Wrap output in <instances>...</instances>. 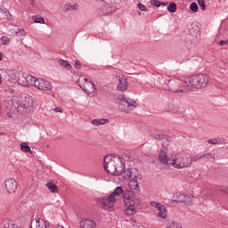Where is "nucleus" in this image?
I'll return each instance as SVG.
<instances>
[{"instance_id":"obj_44","label":"nucleus","mask_w":228,"mask_h":228,"mask_svg":"<svg viewBox=\"0 0 228 228\" xmlns=\"http://www.w3.org/2000/svg\"><path fill=\"white\" fill-rule=\"evenodd\" d=\"M219 45H228V39L219 41Z\"/></svg>"},{"instance_id":"obj_24","label":"nucleus","mask_w":228,"mask_h":228,"mask_svg":"<svg viewBox=\"0 0 228 228\" xmlns=\"http://www.w3.org/2000/svg\"><path fill=\"white\" fill-rule=\"evenodd\" d=\"M35 228H49V225L44 221L42 218H38L36 221V227Z\"/></svg>"},{"instance_id":"obj_52","label":"nucleus","mask_w":228,"mask_h":228,"mask_svg":"<svg viewBox=\"0 0 228 228\" xmlns=\"http://www.w3.org/2000/svg\"><path fill=\"white\" fill-rule=\"evenodd\" d=\"M3 83V77L0 74V85Z\"/></svg>"},{"instance_id":"obj_3","label":"nucleus","mask_w":228,"mask_h":228,"mask_svg":"<svg viewBox=\"0 0 228 228\" xmlns=\"http://www.w3.org/2000/svg\"><path fill=\"white\" fill-rule=\"evenodd\" d=\"M169 165L178 169L190 168L191 167V155L186 153L172 154L169 158Z\"/></svg>"},{"instance_id":"obj_9","label":"nucleus","mask_w":228,"mask_h":228,"mask_svg":"<svg viewBox=\"0 0 228 228\" xmlns=\"http://www.w3.org/2000/svg\"><path fill=\"white\" fill-rule=\"evenodd\" d=\"M35 88L41 90L42 92H53V84L49 80L43 78H37L36 80Z\"/></svg>"},{"instance_id":"obj_36","label":"nucleus","mask_w":228,"mask_h":228,"mask_svg":"<svg viewBox=\"0 0 228 228\" xmlns=\"http://www.w3.org/2000/svg\"><path fill=\"white\" fill-rule=\"evenodd\" d=\"M78 6H79V5H77V4L70 5V4H67L65 5V8H66V10H68V11H71V10H77V7H78Z\"/></svg>"},{"instance_id":"obj_30","label":"nucleus","mask_w":228,"mask_h":228,"mask_svg":"<svg viewBox=\"0 0 228 228\" xmlns=\"http://www.w3.org/2000/svg\"><path fill=\"white\" fill-rule=\"evenodd\" d=\"M200 159H203L202 153H198L191 157V164L193 162L200 161Z\"/></svg>"},{"instance_id":"obj_37","label":"nucleus","mask_w":228,"mask_h":228,"mask_svg":"<svg viewBox=\"0 0 228 228\" xmlns=\"http://www.w3.org/2000/svg\"><path fill=\"white\" fill-rule=\"evenodd\" d=\"M153 138H155V140H165V138H167V135L155 134H153Z\"/></svg>"},{"instance_id":"obj_29","label":"nucleus","mask_w":228,"mask_h":228,"mask_svg":"<svg viewBox=\"0 0 228 228\" xmlns=\"http://www.w3.org/2000/svg\"><path fill=\"white\" fill-rule=\"evenodd\" d=\"M20 151H22V152H31V148L27 142H21Z\"/></svg>"},{"instance_id":"obj_42","label":"nucleus","mask_w":228,"mask_h":228,"mask_svg":"<svg viewBox=\"0 0 228 228\" xmlns=\"http://www.w3.org/2000/svg\"><path fill=\"white\" fill-rule=\"evenodd\" d=\"M75 69H77V70L81 69V62L79 61H75Z\"/></svg>"},{"instance_id":"obj_22","label":"nucleus","mask_w":228,"mask_h":228,"mask_svg":"<svg viewBox=\"0 0 228 228\" xmlns=\"http://www.w3.org/2000/svg\"><path fill=\"white\" fill-rule=\"evenodd\" d=\"M183 202V204H186L187 206L193 205V196H191V194H184Z\"/></svg>"},{"instance_id":"obj_11","label":"nucleus","mask_w":228,"mask_h":228,"mask_svg":"<svg viewBox=\"0 0 228 228\" xmlns=\"http://www.w3.org/2000/svg\"><path fill=\"white\" fill-rule=\"evenodd\" d=\"M21 108H33V104H35V101H33V97L28 94H24L21 95V99L20 102Z\"/></svg>"},{"instance_id":"obj_38","label":"nucleus","mask_w":228,"mask_h":228,"mask_svg":"<svg viewBox=\"0 0 228 228\" xmlns=\"http://www.w3.org/2000/svg\"><path fill=\"white\" fill-rule=\"evenodd\" d=\"M17 35H20V37H26V30L22 28H19L16 32Z\"/></svg>"},{"instance_id":"obj_2","label":"nucleus","mask_w":228,"mask_h":228,"mask_svg":"<svg viewBox=\"0 0 228 228\" xmlns=\"http://www.w3.org/2000/svg\"><path fill=\"white\" fill-rule=\"evenodd\" d=\"M127 192H124V187L118 186L114 191L109 195L108 197L98 198L96 200V204L99 208H102L103 209H108V211H113V208H115V202H117V197L124 198Z\"/></svg>"},{"instance_id":"obj_12","label":"nucleus","mask_w":228,"mask_h":228,"mask_svg":"<svg viewBox=\"0 0 228 228\" xmlns=\"http://www.w3.org/2000/svg\"><path fill=\"white\" fill-rule=\"evenodd\" d=\"M4 186L7 193H15L17 191V181L13 178H9L4 182Z\"/></svg>"},{"instance_id":"obj_32","label":"nucleus","mask_w":228,"mask_h":228,"mask_svg":"<svg viewBox=\"0 0 228 228\" xmlns=\"http://www.w3.org/2000/svg\"><path fill=\"white\" fill-rule=\"evenodd\" d=\"M0 40L2 45H8L10 44V38L6 36H3Z\"/></svg>"},{"instance_id":"obj_13","label":"nucleus","mask_w":228,"mask_h":228,"mask_svg":"<svg viewBox=\"0 0 228 228\" xmlns=\"http://www.w3.org/2000/svg\"><path fill=\"white\" fill-rule=\"evenodd\" d=\"M115 12H117V9L110 5V4L106 3V4L101 7L99 13L100 15H110V13H113Z\"/></svg>"},{"instance_id":"obj_23","label":"nucleus","mask_w":228,"mask_h":228,"mask_svg":"<svg viewBox=\"0 0 228 228\" xmlns=\"http://www.w3.org/2000/svg\"><path fill=\"white\" fill-rule=\"evenodd\" d=\"M202 157L204 161H206L207 163L215 161V155L209 152L202 153Z\"/></svg>"},{"instance_id":"obj_21","label":"nucleus","mask_w":228,"mask_h":228,"mask_svg":"<svg viewBox=\"0 0 228 228\" xmlns=\"http://www.w3.org/2000/svg\"><path fill=\"white\" fill-rule=\"evenodd\" d=\"M184 195L183 192H175L173 195V202H183L184 200Z\"/></svg>"},{"instance_id":"obj_8","label":"nucleus","mask_w":228,"mask_h":228,"mask_svg":"<svg viewBox=\"0 0 228 228\" xmlns=\"http://www.w3.org/2000/svg\"><path fill=\"white\" fill-rule=\"evenodd\" d=\"M121 174L125 181H129V179H142V174L136 168L130 167L126 170L125 168Z\"/></svg>"},{"instance_id":"obj_49","label":"nucleus","mask_w":228,"mask_h":228,"mask_svg":"<svg viewBox=\"0 0 228 228\" xmlns=\"http://www.w3.org/2000/svg\"><path fill=\"white\" fill-rule=\"evenodd\" d=\"M29 1V3H30V4H35V0H28Z\"/></svg>"},{"instance_id":"obj_43","label":"nucleus","mask_w":228,"mask_h":228,"mask_svg":"<svg viewBox=\"0 0 228 228\" xmlns=\"http://www.w3.org/2000/svg\"><path fill=\"white\" fill-rule=\"evenodd\" d=\"M53 111H55V113H63V109H61V107H56Z\"/></svg>"},{"instance_id":"obj_14","label":"nucleus","mask_w":228,"mask_h":228,"mask_svg":"<svg viewBox=\"0 0 228 228\" xmlns=\"http://www.w3.org/2000/svg\"><path fill=\"white\" fill-rule=\"evenodd\" d=\"M159 161H160V163H163V165H168V163H170V158L167 156V147L165 146H162L160 149Z\"/></svg>"},{"instance_id":"obj_26","label":"nucleus","mask_w":228,"mask_h":228,"mask_svg":"<svg viewBox=\"0 0 228 228\" xmlns=\"http://www.w3.org/2000/svg\"><path fill=\"white\" fill-rule=\"evenodd\" d=\"M46 188H48L52 193H58V186L51 182L46 183Z\"/></svg>"},{"instance_id":"obj_27","label":"nucleus","mask_w":228,"mask_h":228,"mask_svg":"<svg viewBox=\"0 0 228 228\" xmlns=\"http://www.w3.org/2000/svg\"><path fill=\"white\" fill-rule=\"evenodd\" d=\"M94 126H104V124H108V119L106 118H100V119H94L92 121Z\"/></svg>"},{"instance_id":"obj_45","label":"nucleus","mask_w":228,"mask_h":228,"mask_svg":"<svg viewBox=\"0 0 228 228\" xmlns=\"http://www.w3.org/2000/svg\"><path fill=\"white\" fill-rule=\"evenodd\" d=\"M4 13H5V17H12V14H10V11H8L7 9L4 10Z\"/></svg>"},{"instance_id":"obj_6","label":"nucleus","mask_w":228,"mask_h":228,"mask_svg":"<svg viewBox=\"0 0 228 228\" xmlns=\"http://www.w3.org/2000/svg\"><path fill=\"white\" fill-rule=\"evenodd\" d=\"M119 111H123L124 113H131L133 110L136 109V102L126 98L125 95H121L119 98Z\"/></svg>"},{"instance_id":"obj_34","label":"nucleus","mask_w":228,"mask_h":228,"mask_svg":"<svg viewBox=\"0 0 228 228\" xmlns=\"http://www.w3.org/2000/svg\"><path fill=\"white\" fill-rule=\"evenodd\" d=\"M167 228H182L176 222L171 221L168 223Z\"/></svg>"},{"instance_id":"obj_20","label":"nucleus","mask_w":228,"mask_h":228,"mask_svg":"<svg viewBox=\"0 0 228 228\" xmlns=\"http://www.w3.org/2000/svg\"><path fill=\"white\" fill-rule=\"evenodd\" d=\"M108 4L113 6L116 10H118L120 4L123 3L124 0H105Z\"/></svg>"},{"instance_id":"obj_5","label":"nucleus","mask_w":228,"mask_h":228,"mask_svg":"<svg viewBox=\"0 0 228 228\" xmlns=\"http://www.w3.org/2000/svg\"><path fill=\"white\" fill-rule=\"evenodd\" d=\"M136 193L133 191H128L126 194H123V200L126 205L125 213L128 216H133L135 215L136 208H134V196Z\"/></svg>"},{"instance_id":"obj_40","label":"nucleus","mask_w":228,"mask_h":228,"mask_svg":"<svg viewBox=\"0 0 228 228\" xmlns=\"http://www.w3.org/2000/svg\"><path fill=\"white\" fill-rule=\"evenodd\" d=\"M208 143H210L211 145H216V143H218V139H210L208 141Z\"/></svg>"},{"instance_id":"obj_33","label":"nucleus","mask_w":228,"mask_h":228,"mask_svg":"<svg viewBox=\"0 0 228 228\" xmlns=\"http://www.w3.org/2000/svg\"><path fill=\"white\" fill-rule=\"evenodd\" d=\"M34 22H36L37 24H44L45 20L44 18L40 17V16H34Z\"/></svg>"},{"instance_id":"obj_16","label":"nucleus","mask_w":228,"mask_h":228,"mask_svg":"<svg viewBox=\"0 0 228 228\" xmlns=\"http://www.w3.org/2000/svg\"><path fill=\"white\" fill-rule=\"evenodd\" d=\"M128 86H129V82L127 81V78H124V77L118 78V90L119 92H126Z\"/></svg>"},{"instance_id":"obj_46","label":"nucleus","mask_w":228,"mask_h":228,"mask_svg":"<svg viewBox=\"0 0 228 228\" xmlns=\"http://www.w3.org/2000/svg\"><path fill=\"white\" fill-rule=\"evenodd\" d=\"M185 92H186V90L181 89V90L175 91V94H184Z\"/></svg>"},{"instance_id":"obj_18","label":"nucleus","mask_w":228,"mask_h":228,"mask_svg":"<svg viewBox=\"0 0 228 228\" xmlns=\"http://www.w3.org/2000/svg\"><path fill=\"white\" fill-rule=\"evenodd\" d=\"M0 228H19V227L17 226V224H15V223H13V221L10 219H4L1 223Z\"/></svg>"},{"instance_id":"obj_35","label":"nucleus","mask_w":228,"mask_h":228,"mask_svg":"<svg viewBox=\"0 0 228 228\" xmlns=\"http://www.w3.org/2000/svg\"><path fill=\"white\" fill-rule=\"evenodd\" d=\"M198 4L203 12H206V2L204 0H198Z\"/></svg>"},{"instance_id":"obj_28","label":"nucleus","mask_w":228,"mask_h":228,"mask_svg":"<svg viewBox=\"0 0 228 228\" xmlns=\"http://www.w3.org/2000/svg\"><path fill=\"white\" fill-rule=\"evenodd\" d=\"M167 10L170 13H175V12H177V4H175L174 2L170 3Z\"/></svg>"},{"instance_id":"obj_39","label":"nucleus","mask_w":228,"mask_h":228,"mask_svg":"<svg viewBox=\"0 0 228 228\" xmlns=\"http://www.w3.org/2000/svg\"><path fill=\"white\" fill-rule=\"evenodd\" d=\"M151 4H153V6H157V8H159V6H161V2L159 0H152Z\"/></svg>"},{"instance_id":"obj_53","label":"nucleus","mask_w":228,"mask_h":228,"mask_svg":"<svg viewBox=\"0 0 228 228\" xmlns=\"http://www.w3.org/2000/svg\"><path fill=\"white\" fill-rule=\"evenodd\" d=\"M56 228H65V227H63L61 225H58Z\"/></svg>"},{"instance_id":"obj_10","label":"nucleus","mask_w":228,"mask_h":228,"mask_svg":"<svg viewBox=\"0 0 228 228\" xmlns=\"http://www.w3.org/2000/svg\"><path fill=\"white\" fill-rule=\"evenodd\" d=\"M37 77H33L31 75H28L27 77H21L18 79L19 85L21 86H27L29 88V86H35L37 83Z\"/></svg>"},{"instance_id":"obj_51","label":"nucleus","mask_w":228,"mask_h":228,"mask_svg":"<svg viewBox=\"0 0 228 228\" xmlns=\"http://www.w3.org/2000/svg\"><path fill=\"white\" fill-rule=\"evenodd\" d=\"M0 61H3V53H0Z\"/></svg>"},{"instance_id":"obj_4","label":"nucleus","mask_w":228,"mask_h":228,"mask_svg":"<svg viewBox=\"0 0 228 228\" xmlns=\"http://www.w3.org/2000/svg\"><path fill=\"white\" fill-rule=\"evenodd\" d=\"M184 83L191 88H206L209 83V77L206 74H198L185 79Z\"/></svg>"},{"instance_id":"obj_19","label":"nucleus","mask_w":228,"mask_h":228,"mask_svg":"<svg viewBox=\"0 0 228 228\" xmlns=\"http://www.w3.org/2000/svg\"><path fill=\"white\" fill-rule=\"evenodd\" d=\"M138 181H142V178H133L129 181V188L131 190L140 191V185L138 184Z\"/></svg>"},{"instance_id":"obj_17","label":"nucleus","mask_w":228,"mask_h":228,"mask_svg":"<svg viewBox=\"0 0 228 228\" xmlns=\"http://www.w3.org/2000/svg\"><path fill=\"white\" fill-rule=\"evenodd\" d=\"M97 224L94 220L90 219H84L83 221L80 222V227L81 228H95Z\"/></svg>"},{"instance_id":"obj_25","label":"nucleus","mask_w":228,"mask_h":228,"mask_svg":"<svg viewBox=\"0 0 228 228\" xmlns=\"http://www.w3.org/2000/svg\"><path fill=\"white\" fill-rule=\"evenodd\" d=\"M59 65L67 70H70V69H72V65H70V63L66 60H59Z\"/></svg>"},{"instance_id":"obj_48","label":"nucleus","mask_w":228,"mask_h":228,"mask_svg":"<svg viewBox=\"0 0 228 228\" xmlns=\"http://www.w3.org/2000/svg\"><path fill=\"white\" fill-rule=\"evenodd\" d=\"M189 31H190V33H191V35H193V27H191V28L189 29Z\"/></svg>"},{"instance_id":"obj_31","label":"nucleus","mask_w":228,"mask_h":228,"mask_svg":"<svg viewBox=\"0 0 228 228\" xmlns=\"http://www.w3.org/2000/svg\"><path fill=\"white\" fill-rule=\"evenodd\" d=\"M190 11L193 12L194 13H196V12H199V5L197 4V3L193 2L191 4Z\"/></svg>"},{"instance_id":"obj_15","label":"nucleus","mask_w":228,"mask_h":228,"mask_svg":"<svg viewBox=\"0 0 228 228\" xmlns=\"http://www.w3.org/2000/svg\"><path fill=\"white\" fill-rule=\"evenodd\" d=\"M151 206H155L157 208H159L158 215L160 218H167V208H165V206H162L158 202H152Z\"/></svg>"},{"instance_id":"obj_50","label":"nucleus","mask_w":228,"mask_h":228,"mask_svg":"<svg viewBox=\"0 0 228 228\" xmlns=\"http://www.w3.org/2000/svg\"><path fill=\"white\" fill-rule=\"evenodd\" d=\"M161 4H162V6H167V4H168V3L163 2V3H161Z\"/></svg>"},{"instance_id":"obj_1","label":"nucleus","mask_w":228,"mask_h":228,"mask_svg":"<svg viewBox=\"0 0 228 228\" xmlns=\"http://www.w3.org/2000/svg\"><path fill=\"white\" fill-rule=\"evenodd\" d=\"M126 161H129V156L122 155H107L103 159L104 170L111 175H122L126 168Z\"/></svg>"},{"instance_id":"obj_47","label":"nucleus","mask_w":228,"mask_h":228,"mask_svg":"<svg viewBox=\"0 0 228 228\" xmlns=\"http://www.w3.org/2000/svg\"><path fill=\"white\" fill-rule=\"evenodd\" d=\"M221 191L222 193H226V195H228V189H222Z\"/></svg>"},{"instance_id":"obj_41","label":"nucleus","mask_w":228,"mask_h":228,"mask_svg":"<svg viewBox=\"0 0 228 228\" xmlns=\"http://www.w3.org/2000/svg\"><path fill=\"white\" fill-rule=\"evenodd\" d=\"M138 8L139 10H141V12H147V7H145V5H143L142 4H139Z\"/></svg>"},{"instance_id":"obj_7","label":"nucleus","mask_w":228,"mask_h":228,"mask_svg":"<svg viewBox=\"0 0 228 228\" xmlns=\"http://www.w3.org/2000/svg\"><path fill=\"white\" fill-rule=\"evenodd\" d=\"M76 85L81 87L82 90L87 94V95H94L97 90L95 89V84H94L92 81H88V78L79 77L76 82Z\"/></svg>"}]
</instances>
